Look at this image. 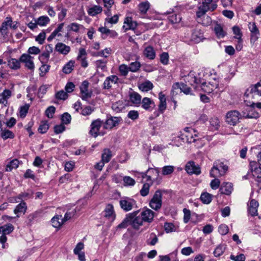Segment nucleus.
Instances as JSON below:
<instances>
[{
  "label": "nucleus",
  "instance_id": "obj_1",
  "mask_svg": "<svg viewBox=\"0 0 261 261\" xmlns=\"http://www.w3.org/2000/svg\"><path fill=\"white\" fill-rule=\"evenodd\" d=\"M217 7V4L212 3V0H205L202 4H198L196 12L197 21L204 26L210 25L212 22L211 18L204 14L208 10L214 11Z\"/></svg>",
  "mask_w": 261,
  "mask_h": 261
},
{
  "label": "nucleus",
  "instance_id": "obj_2",
  "mask_svg": "<svg viewBox=\"0 0 261 261\" xmlns=\"http://www.w3.org/2000/svg\"><path fill=\"white\" fill-rule=\"evenodd\" d=\"M139 211L127 214L123 221L118 225L120 228H126L128 224L130 225L135 229H138L143 225V219Z\"/></svg>",
  "mask_w": 261,
  "mask_h": 261
},
{
  "label": "nucleus",
  "instance_id": "obj_3",
  "mask_svg": "<svg viewBox=\"0 0 261 261\" xmlns=\"http://www.w3.org/2000/svg\"><path fill=\"white\" fill-rule=\"evenodd\" d=\"M228 169V166L224 162L217 160L213 163V167L210 171L212 177H218L224 175Z\"/></svg>",
  "mask_w": 261,
  "mask_h": 261
},
{
  "label": "nucleus",
  "instance_id": "obj_4",
  "mask_svg": "<svg viewBox=\"0 0 261 261\" xmlns=\"http://www.w3.org/2000/svg\"><path fill=\"white\" fill-rule=\"evenodd\" d=\"M103 124V122L100 119L93 121L90 125L89 134L96 138L98 136H103L106 132L103 130H100V128Z\"/></svg>",
  "mask_w": 261,
  "mask_h": 261
},
{
  "label": "nucleus",
  "instance_id": "obj_5",
  "mask_svg": "<svg viewBox=\"0 0 261 261\" xmlns=\"http://www.w3.org/2000/svg\"><path fill=\"white\" fill-rule=\"evenodd\" d=\"M244 117L239 111L231 110L228 112L226 115V121L231 125L234 126L240 122V120Z\"/></svg>",
  "mask_w": 261,
  "mask_h": 261
},
{
  "label": "nucleus",
  "instance_id": "obj_6",
  "mask_svg": "<svg viewBox=\"0 0 261 261\" xmlns=\"http://www.w3.org/2000/svg\"><path fill=\"white\" fill-rule=\"evenodd\" d=\"M162 193L161 190H157L149 202L150 207L155 210H160L162 205Z\"/></svg>",
  "mask_w": 261,
  "mask_h": 261
},
{
  "label": "nucleus",
  "instance_id": "obj_7",
  "mask_svg": "<svg viewBox=\"0 0 261 261\" xmlns=\"http://www.w3.org/2000/svg\"><path fill=\"white\" fill-rule=\"evenodd\" d=\"M14 229V226L10 223H8L0 226V243L3 244V248H5V243L7 240V234L11 233Z\"/></svg>",
  "mask_w": 261,
  "mask_h": 261
},
{
  "label": "nucleus",
  "instance_id": "obj_8",
  "mask_svg": "<svg viewBox=\"0 0 261 261\" xmlns=\"http://www.w3.org/2000/svg\"><path fill=\"white\" fill-rule=\"evenodd\" d=\"M200 83L202 90L207 93H212L218 88L219 86L218 82L216 80H214L213 82H209L208 83L202 80Z\"/></svg>",
  "mask_w": 261,
  "mask_h": 261
},
{
  "label": "nucleus",
  "instance_id": "obj_9",
  "mask_svg": "<svg viewBox=\"0 0 261 261\" xmlns=\"http://www.w3.org/2000/svg\"><path fill=\"white\" fill-rule=\"evenodd\" d=\"M121 208L125 212L130 211L136 205V201L133 199L125 197L119 201Z\"/></svg>",
  "mask_w": 261,
  "mask_h": 261
},
{
  "label": "nucleus",
  "instance_id": "obj_10",
  "mask_svg": "<svg viewBox=\"0 0 261 261\" xmlns=\"http://www.w3.org/2000/svg\"><path fill=\"white\" fill-rule=\"evenodd\" d=\"M89 83L87 81H84L80 86V93L83 100H87L91 97L92 92L88 90Z\"/></svg>",
  "mask_w": 261,
  "mask_h": 261
},
{
  "label": "nucleus",
  "instance_id": "obj_11",
  "mask_svg": "<svg viewBox=\"0 0 261 261\" xmlns=\"http://www.w3.org/2000/svg\"><path fill=\"white\" fill-rule=\"evenodd\" d=\"M34 58L29 54H23L20 57V61L24 64L25 67L30 70H33L35 65L33 62Z\"/></svg>",
  "mask_w": 261,
  "mask_h": 261
},
{
  "label": "nucleus",
  "instance_id": "obj_12",
  "mask_svg": "<svg viewBox=\"0 0 261 261\" xmlns=\"http://www.w3.org/2000/svg\"><path fill=\"white\" fill-rule=\"evenodd\" d=\"M121 121L122 119L120 117H111L107 119L103 124V128L106 129H111L118 125Z\"/></svg>",
  "mask_w": 261,
  "mask_h": 261
},
{
  "label": "nucleus",
  "instance_id": "obj_13",
  "mask_svg": "<svg viewBox=\"0 0 261 261\" xmlns=\"http://www.w3.org/2000/svg\"><path fill=\"white\" fill-rule=\"evenodd\" d=\"M12 91L5 89L3 92L0 93V104L3 105L4 107H8V99L12 96Z\"/></svg>",
  "mask_w": 261,
  "mask_h": 261
},
{
  "label": "nucleus",
  "instance_id": "obj_14",
  "mask_svg": "<svg viewBox=\"0 0 261 261\" xmlns=\"http://www.w3.org/2000/svg\"><path fill=\"white\" fill-rule=\"evenodd\" d=\"M98 31L101 33V37L103 39L108 37L116 38L118 36V34L116 31L110 30L106 27H100L98 28Z\"/></svg>",
  "mask_w": 261,
  "mask_h": 261
},
{
  "label": "nucleus",
  "instance_id": "obj_15",
  "mask_svg": "<svg viewBox=\"0 0 261 261\" xmlns=\"http://www.w3.org/2000/svg\"><path fill=\"white\" fill-rule=\"evenodd\" d=\"M185 170L190 174L199 175L201 173L200 167L196 165L194 162H189L185 167Z\"/></svg>",
  "mask_w": 261,
  "mask_h": 261
},
{
  "label": "nucleus",
  "instance_id": "obj_16",
  "mask_svg": "<svg viewBox=\"0 0 261 261\" xmlns=\"http://www.w3.org/2000/svg\"><path fill=\"white\" fill-rule=\"evenodd\" d=\"M259 204L255 199H251L248 204V212L251 216L257 215V209Z\"/></svg>",
  "mask_w": 261,
  "mask_h": 261
},
{
  "label": "nucleus",
  "instance_id": "obj_17",
  "mask_svg": "<svg viewBox=\"0 0 261 261\" xmlns=\"http://www.w3.org/2000/svg\"><path fill=\"white\" fill-rule=\"evenodd\" d=\"M119 79L115 75H112L107 77L103 84V88L104 89H110L113 84L118 82Z\"/></svg>",
  "mask_w": 261,
  "mask_h": 261
},
{
  "label": "nucleus",
  "instance_id": "obj_18",
  "mask_svg": "<svg viewBox=\"0 0 261 261\" xmlns=\"http://www.w3.org/2000/svg\"><path fill=\"white\" fill-rule=\"evenodd\" d=\"M160 103L159 105V112H156L155 116H158L160 113H163L167 108L166 98L164 94L162 92H160L159 95Z\"/></svg>",
  "mask_w": 261,
  "mask_h": 261
},
{
  "label": "nucleus",
  "instance_id": "obj_19",
  "mask_svg": "<svg viewBox=\"0 0 261 261\" xmlns=\"http://www.w3.org/2000/svg\"><path fill=\"white\" fill-rule=\"evenodd\" d=\"M103 216L111 221H113L115 218L113 205L111 204L107 205L104 211Z\"/></svg>",
  "mask_w": 261,
  "mask_h": 261
},
{
  "label": "nucleus",
  "instance_id": "obj_20",
  "mask_svg": "<svg viewBox=\"0 0 261 261\" xmlns=\"http://www.w3.org/2000/svg\"><path fill=\"white\" fill-rule=\"evenodd\" d=\"M246 93L251 94L252 97L255 95L261 96V84L257 83L256 84L251 86L247 89Z\"/></svg>",
  "mask_w": 261,
  "mask_h": 261
},
{
  "label": "nucleus",
  "instance_id": "obj_21",
  "mask_svg": "<svg viewBox=\"0 0 261 261\" xmlns=\"http://www.w3.org/2000/svg\"><path fill=\"white\" fill-rule=\"evenodd\" d=\"M140 215L143 221L148 223L151 222L154 217V212L148 208L142 211Z\"/></svg>",
  "mask_w": 261,
  "mask_h": 261
},
{
  "label": "nucleus",
  "instance_id": "obj_22",
  "mask_svg": "<svg viewBox=\"0 0 261 261\" xmlns=\"http://www.w3.org/2000/svg\"><path fill=\"white\" fill-rule=\"evenodd\" d=\"M233 191V185L229 182L222 183L220 188V192L222 194L229 195Z\"/></svg>",
  "mask_w": 261,
  "mask_h": 261
},
{
  "label": "nucleus",
  "instance_id": "obj_23",
  "mask_svg": "<svg viewBox=\"0 0 261 261\" xmlns=\"http://www.w3.org/2000/svg\"><path fill=\"white\" fill-rule=\"evenodd\" d=\"M64 26V23H61L59 24L58 25L57 28L52 32L50 35L48 37L47 41H50L53 39L55 38L56 37H61L62 34L61 32H62Z\"/></svg>",
  "mask_w": 261,
  "mask_h": 261
},
{
  "label": "nucleus",
  "instance_id": "obj_24",
  "mask_svg": "<svg viewBox=\"0 0 261 261\" xmlns=\"http://www.w3.org/2000/svg\"><path fill=\"white\" fill-rule=\"evenodd\" d=\"M185 78V81L187 82L195 87H196L198 85H201L200 82L202 81V80L200 79H198L192 74H189Z\"/></svg>",
  "mask_w": 261,
  "mask_h": 261
},
{
  "label": "nucleus",
  "instance_id": "obj_25",
  "mask_svg": "<svg viewBox=\"0 0 261 261\" xmlns=\"http://www.w3.org/2000/svg\"><path fill=\"white\" fill-rule=\"evenodd\" d=\"M141 104L143 109L149 111H151L155 106L153 101L147 97L143 98Z\"/></svg>",
  "mask_w": 261,
  "mask_h": 261
},
{
  "label": "nucleus",
  "instance_id": "obj_26",
  "mask_svg": "<svg viewBox=\"0 0 261 261\" xmlns=\"http://www.w3.org/2000/svg\"><path fill=\"white\" fill-rule=\"evenodd\" d=\"M137 25V22L133 21L132 17H127L124 20L123 28L125 29V30H134L136 29Z\"/></svg>",
  "mask_w": 261,
  "mask_h": 261
},
{
  "label": "nucleus",
  "instance_id": "obj_27",
  "mask_svg": "<svg viewBox=\"0 0 261 261\" xmlns=\"http://www.w3.org/2000/svg\"><path fill=\"white\" fill-rule=\"evenodd\" d=\"M86 50H80L79 54L77 57V60L81 63V66L84 68L87 67L88 65L86 60Z\"/></svg>",
  "mask_w": 261,
  "mask_h": 261
},
{
  "label": "nucleus",
  "instance_id": "obj_28",
  "mask_svg": "<svg viewBox=\"0 0 261 261\" xmlns=\"http://www.w3.org/2000/svg\"><path fill=\"white\" fill-rule=\"evenodd\" d=\"M258 164L254 161L250 162V170L254 176L259 177V175L261 174V168L258 166Z\"/></svg>",
  "mask_w": 261,
  "mask_h": 261
},
{
  "label": "nucleus",
  "instance_id": "obj_29",
  "mask_svg": "<svg viewBox=\"0 0 261 261\" xmlns=\"http://www.w3.org/2000/svg\"><path fill=\"white\" fill-rule=\"evenodd\" d=\"M203 38V34L200 29H195L191 35V40L195 43L199 42Z\"/></svg>",
  "mask_w": 261,
  "mask_h": 261
},
{
  "label": "nucleus",
  "instance_id": "obj_30",
  "mask_svg": "<svg viewBox=\"0 0 261 261\" xmlns=\"http://www.w3.org/2000/svg\"><path fill=\"white\" fill-rule=\"evenodd\" d=\"M52 225L55 228H60L64 223L61 215H57L54 216L51 220Z\"/></svg>",
  "mask_w": 261,
  "mask_h": 261
},
{
  "label": "nucleus",
  "instance_id": "obj_31",
  "mask_svg": "<svg viewBox=\"0 0 261 261\" xmlns=\"http://www.w3.org/2000/svg\"><path fill=\"white\" fill-rule=\"evenodd\" d=\"M112 156V151L109 149L106 148L103 150L101 154V161L107 163L111 160Z\"/></svg>",
  "mask_w": 261,
  "mask_h": 261
},
{
  "label": "nucleus",
  "instance_id": "obj_32",
  "mask_svg": "<svg viewBox=\"0 0 261 261\" xmlns=\"http://www.w3.org/2000/svg\"><path fill=\"white\" fill-rule=\"evenodd\" d=\"M215 33L219 38H223L226 34V32L224 31L223 27L220 24H216L214 27Z\"/></svg>",
  "mask_w": 261,
  "mask_h": 261
},
{
  "label": "nucleus",
  "instance_id": "obj_33",
  "mask_svg": "<svg viewBox=\"0 0 261 261\" xmlns=\"http://www.w3.org/2000/svg\"><path fill=\"white\" fill-rule=\"evenodd\" d=\"M112 109L114 111L119 113L125 109V105L122 101L119 100L112 105Z\"/></svg>",
  "mask_w": 261,
  "mask_h": 261
},
{
  "label": "nucleus",
  "instance_id": "obj_34",
  "mask_svg": "<svg viewBox=\"0 0 261 261\" xmlns=\"http://www.w3.org/2000/svg\"><path fill=\"white\" fill-rule=\"evenodd\" d=\"M20 60H18L16 59H11L8 61V66L13 70H17L20 67Z\"/></svg>",
  "mask_w": 261,
  "mask_h": 261
},
{
  "label": "nucleus",
  "instance_id": "obj_35",
  "mask_svg": "<svg viewBox=\"0 0 261 261\" xmlns=\"http://www.w3.org/2000/svg\"><path fill=\"white\" fill-rule=\"evenodd\" d=\"M33 195L32 191H28L26 192H23L19 194L17 196L15 197V201L16 202H19V200H21L23 199L30 198Z\"/></svg>",
  "mask_w": 261,
  "mask_h": 261
},
{
  "label": "nucleus",
  "instance_id": "obj_36",
  "mask_svg": "<svg viewBox=\"0 0 261 261\" xmlns=\"http://www.w3.org/2000/svg\"><path fill=\"white\" fill-rule=\"evenodd\" d=\"M19 164V161L17 159H14L10 161L6 166V171H11L14 169H16Z\"/></svg>",
  "mask_w": 261,
  "mask_h": 261
},
{
  "label": "nucleus",
  "instance_id": "obj_37",
  "mask_svg": "<svg viewBox=\"0 0 261 261\" xmlns=\"http://www.w3.org/2000/svg\"><path fill=\"white\" fill-rule=\"evenodd\" d=\"M226 245L225 244L219 245L214 251V255L215 257H219L223 254L225 249Z\"/></svg>",
  "mask_w": 261,
  "mask_h": 261
},
{
  "label": "nucleus",
  "instance_id": "obj_38",
  "mask_svg": "<svg viewBox=\"0 0 261 261\" xmlns=\"http://www.w3.org/2000/svg\"><path fill=\"white\" fill-rule=\"evenodd\" d=\"M38 25L46 26L50 22V19L47 16H41L36 19Z\"/></svg>",
  "mask_w": 261,
  "mask_h": 261
},
{
  "label": "nucleus",
  "instance_id": "obj_39",
  "mask_svg": "<svg viewBox=\"0 0 261 261\" xmlns=\"http://www.w3.org/2000/svg\"><path fill=\"white\" fill-rule=\"evenodd\" d=\"M102 11V8L99 6H94L90 8L88 10V13L90 16H95L96 15L99 14Z\"/></svg>",
  "mask_w": 261,
  "mask_h": 261
},
{
  "label": "nucleus",
  "instance_id": "obj_40",
  "mask_svg": "<svg viewBox=\"0 0 261 261\" xmlns=\"http://www.w3.org/2000/svg\"><path fill=\"white\" fill-rule=\"evenodd\" d=\"M130 101L134 104H140L141 101V96L136 92L131 93L129 95Z\"/></svg>",
  "mask_w": 261,
  "mask_h": 261
},
{
  "label": "nucleus",
  "instance_id": "obj_41",
  "mask_svg": "<svg viewBox=\"0 0 261 261\" xmlns=\"http://www.w3.org/2000/svg\"><path fill=\"white\" fill-rule=\"evenodd\" d=\"M27 210V204L26 203L22 201L19 204H18L15 210H14V213L15 214H18L19 213H24Z\"/></svg>",
  "mask_w": 261,
  "mask_h": 261
},
{
  "label": "nucleus",
  "instance_id": "obj_42",
  "mask_svg": "<svg viewBox=\"0 0 261 261\" xmlns=\"http://www.w3.org/2000/svg\"><path fill=\"white\" fill-rule=\"evenodd\" d=\"M0 128L1 129V137L4 140H6L8 138L13 139L14 138L15 136L12 132L8 129H3L2 127Z\"/></svg>",
  "mask_w": 261,
  "mask_h": 261
},
{
  "label": "nucleus",
  "instance_id": "obj_43",
  "mask_svg": "<svg viewBox=\"0 0 261 261\" xmlns=\"http://www.w3.org/2000/svg\"><path fill=\"white\" fill-rule=\"evenodd\" d=\"M11 22L12 18L11 17H7L5 21L2 23L0 29L6 32H9L8 28L10 27L9 25L11 24Z\"/></svg>",
  "mask_w": 261,
  "mask_h": 261
},
{
  "label": "nucleus",
  "instance_id": "obj_44",
  "mask_svg": "<svg viewBox=\"0 0 261 261\" xmlns=\"http://www.w3.org/2000/svg\"><path fill=\"white\" fill-rule=\"evenodd\" d=\"M200 199L204 204H209L212 200V196L208 193H203L201 195Z\"/></svg>",
  "mask_w": 261,
  "mask_h": 261
},
{
  "label": "nucleus",
  "instance_id": "obj_45",
  "mask_svg": "<svg viewBox=\"0 0 261 261\" xmlns=\"http://www.w3.org/2000/svg\"><path fill=\"white\" fill-rule=\"evenodd\" d=\"M153 88L152 84L149 82L147 81L145 82L142 84H141L139 86V89L142 91H148Z\"/></svg>",
  "mask_w": 261,
  "mask_h": 261
},
{
  "label": "nucleus",
  "instance_id": "obj_46",
  "mask_svg": "<svg viewBox=\"0 0 261 261\" xmlns=\"http://www.w3.org/2000/svg\"><path fill=\"white\" fill-rule=\"evenodd\" d=\"M138 7L142 14H145L149 8V3L148 2H142L139 5Z\"/></svg>",
  "mask_w": 261,
  "mask_h": 261
},
{
  "label": "nucleus",
  "instance_id": "obj_47",
  "mask_svg": "<svg viewBox=\"0 0 261 261\" xmlns=\"http://www.w3.org/2000/svg\"><path fill=\"white\" fill-rule=\"evenodd\" d=\"M73 66L74 62L70 61L63 67L62 71L66 74H69L73 70Z\"/></svg>",
  "mask_w": 261,
  "mask_h": 261
},
{
  "label": "nucleus",
  "instance_id": "obj_48",
  "mask_svg": "<svg viewBox=\"0 0 261 261\" xmlns=\"http://www.w3.org/2000/svg\"><path fill=\"white\" fill-rule=\"evenodd\" d=\"M181 93L180 87L179 83H176L172 86L171 94L172 97H174L178 94Z\"/></svg>",
  "mask_w": 261,
  "mask_h": 261
},
{
  "label": "nucleus",
  "instance_id": "obj_49",
  "mask_svg": "<svg viewBox=\"0 0 261 261\" xmlns=\"http://www.w3.org/2000/svg\"><path fill=\"white\" fill-rule=\"evenodd\" d=\"M83 26L75 22H72L68 25V31H72L75 32H79L81 28H83Z\"/></svg>",
  "mask_w": 261,
  "mask_h": 261
},
{
  "label": "nucleus",
  "instance_id": "obj_50",
  "mask_svg": "<svg viewBox=\"0 0 261 261\" xmlns=\"http://www.w3.org/2000/svg\"><path fill=\"white\" fill-rule=\"evenodd\" d=\"M158 242V238L154 233L150 234L149 238L147 241V244L149 245L153 246Z\"/></svg>",
  "mask_w": 261,
  "mask_h": 261
},
{
  "label": "nucleus",
  "instance_id": "obj_51",
  "mask_svg": "<svg viewBox=\"0 0 261 261\" xmlns=\"http://www.w3.org/2000/svg\"><path fill=\"white\" fill-rule=\"evenodd\" d=\"M124 185L125 186H133L135 185L136 181L132 177L128 176H125L123 177Z\"/></svg>",
  "mask_w": 261,
  "mask_h": 261
},
{
  "label": "nucleus",
  "instance_id": "obj_52",
  "mask_svg": "<svg viewBox=\"0 0 261 261\" xmlns=\"http://www.w3.org/2000/svg\"><path fill=\"white\" fill-rule=\"evenodd\" d=\"M140 66H141V64H140V62L135 61V62H132L129 64L128 67H129V71L135 72H137V71L139 70V69L140 68Z\"/></svg>",
  "mask_w": 261,
  "mask_h": 261
},
{
  "label": "nucleus",
  "instance_id": "obj_53",
  "mask_svg": "<svg viewBox=\"0 0 261 261\" xmlns=\"http://www.w3.org/2000/svg\"><path fill=\"white\" fill-rule=\"evenodd\" d=\"M50 51L46 50L39 56V60L42 63H46L49 58Z\"/></svg>",
  "mask_w": 261,
  "mask_h": 261
},
{
  "label": "nucleus",
  "instance_id": "obj_54",
  "mask_svg": "<svg viewBox=\"0 0 261 261\" xmlns=\"http://www.w3.org/2000/svg\"><path fill=\"white\" fill-rule=\"evenodd\" d=\"M49 128V125L46 121H42L39 128L38 131L41 134L45 133Z\"/></svg>",
  "mask_w": 261,
  "mask_h": 261
},
{
  "label": "nucleus",
  "instance_id": "obj_55",
  "mask_svg": "<svg viewBox=\"0 0 261 261\" xmlns=\"http://www.w3.org/2000/svg\"><path fill=\"white\" fill-rule=\"evenodd\" d=\"M111 54V50H102L97 53H92V55L94 56H99L107 58Z\"/></svg>",
  "mask_w": 261,
  "mask_h": 261
},
{
  "label": "nucleus",
  "instance_id": "obj_56",
  "mask_svg": "<svg viewBox=\"0 0 261 261\" xmlns=\"http://www.w3.org/2000/svg\"><path fill=\"white\" fill-rule=\"evenodd\" d=\"M168 19L172 23H176L181 21V18L179 15L172 14L168 17Z\"/></svg>",
  "mask_w": 261,
  "mask_h": 261
},
{
  "label": "nucleus",
  "instance_id": "obj_57",
  "mask_svg": "<svg viewBox=\"0 0 261 261\" xmlns=\"http://www.w3.org/2000/svg\"><path fill=\"white\" fill-rule=\"evenodd\" d=\"M174 167L173 166H165L162 168V174L164 175H167L173 173Z\"/></svg>",
  "mask_w": 261,
  "mask_h": 261
},
{
  "label": "nucleus",
  "instance_id": "obj_58",
  "mask_svg": "<svg viewBox=\"0 0 261 261\" xmlns=\"http://www.w3.org/2000/svg\"><path fill=\"white\" fill-rule=\"evenodd\" d=\"M150 187V185L149 183L144 184L140 191L141 195L142 196H147L149 193Z\"/></svg>",
  "mask_w": 261,
  "mask_h": 261
},
{
  "label": "nucleus",
  "instance_id": "obj_59",
  "mask_svg": "<svg viewBox=\"0 0 261 261\" xmlns=\"http://www.w3.org/2000/svg\"><path fill=\"white\" fill-rule=\"evenodd\" d=\"M10 36V33L9 32H6L0 29V42L7 40Z\"/></svg>",
  "mask_w": 261,
  "mask_h": 261
},
{
  "label": "nucleus",
  "instance_id": "obj_60",
  "mask_svg": "<svg viewBox=\"0 0 261 261\" xmlns=\"http://www.w3.org/2000/svg\"><path fill=\"white\" fill-rule=\"evenodd\" d=\"M81 114L84 116L90 115L94 111V109L91 106H89L81 108Z\"/></svg>",
  "mask_w": 261,
  "mask_h": 261
},
{
  "label": "nucleus",
  "instance_id": "obj_61",
  "mask_svg": "<svg viewBox=\"0 0 261 261\" xmlns=\"http://www.w3.org/2000/svg\"><path fill=\"white\" fill-rule=\"evenodd\" d=\"M147 172L151 174L150 175L153 176V180H158V176H159V170L158 169L149 168Z\"/></svg>",
  "mask_w": 261,
  "mask_h": 261
},
{
  "label": "nucleus",
  "instance_id": "obj_62",
  "mask_svg": "<svg viewBox=\"0 0 261 261\" xmlns=\"http://www.w3.org/2000/svg\"><path fill=\"white\" fill-rule=\"evenodd\" d=\"M50 68V66L46 64V63H42V66L40 67L39 70L40 75L43 76L47 72H48Z\"/></svg>",
  "mask_w": 261,
  "mask_h": 261
},
{
  "label": "nucleus",
  "instance_id": "obj_63",
  "mask_svg": "<svg viewBox=\"0 0 261 261\" xmlns=\"http://www.w3.org/2000/svg\"><path fill=\"white\" fill-rule=\"evenodd\" d=\"M30 106L25 104L24 106L21 107L19 111L20 116L21 118H24L28 112Z\"/></svg>",
  "mask_w": 261,
  "mask_h": 261
},
{
  "label": "nucleus",
  "instance_id": "obj_64",
  "mask_svg": "<svg viewBox=\"0 0 261 261\" xmlns=\"http://www.w3.org/2000/svg\"><path fill=\"white\" fill-rule=\"evenodd\" d=\"M143 55L149 59L152 60L155 57L154 50H144Z\"/></svg>",
  "mask_w": 261,
  "mask_h": 261
}]
</instances>
